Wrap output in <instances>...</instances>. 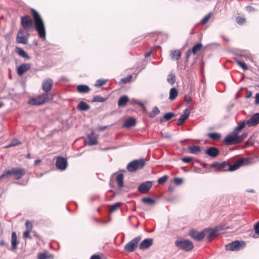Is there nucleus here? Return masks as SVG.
Returning <instances> with one entry per match:
<instances>
[{"instance_id": "1", "label": "nucleus", "mask_w": 259, "mask_h": 259, "mask_svg": "<svg viewBox=\"0 0 259 259\" xmlns=\"http://www.w3.org/2000/svg\"><path fill=\"white\" fill-rule=\"evenodd\" d=\"M34 20L35 28L40 38L46 39V32L45 24L38 13L34 9L30 10Z\"/></svg>"}, {"instance_id": "2", "label": "nucleus", "mask_w": 259, "mask_h": 259, "mask_svg": "<svg viewBox=\"0 0 259 259\" xmlns=\"http://www.w3.org/2000/svg\"><path fill=\"white\" fill-rule=\"evenodd\" d=\"M53 94H42L36 98L30 99L28 104L32 106H39L53 99Z\"/></svg>"}, {"instance_id": "3", "label": "nucleus", "mask_w": 259, "mask_h": 259, "mask_svg": "<svg viewBox=\"0 0 259 259\" xmlns=\"http://www.w3.org/2000/svg\"><path fill=\"white\" fill-rule=\"evenodd\" d=\"M26 169L22 167H13L11 169L4 171L2 177L8 178L10 175L14 176L16 180H20L26 174Z\"/></svg>"}, {"instance_id": "4", "label": "nucleus", "mask_w": 259, "mask_h": 259, "mask_svg": "<svg viewBox=\"0 0 259 259\" xmlns=\"http://www.w3.org/2000/svg\"><path fill=\"white\" fill-rule=\"evenodd\" d=\"M146 164L145 159H135L130 162L126 166V169L129 172H135L138 169L142 168Z\"/></svg>"}, {"instance_id": "5", "label": "nucleus", "mask_w": 259, "mask_h": 259, "mask_svg": "<svg viewBox=\"0 0 259 259\" xmlns=\"http://www.w3.org/2000/svg\"><path fill=\"white\" fill-rule=\"evenodd\" d=\"M141 239V237L140 236L133 239L124 246V250L127 252H133L137 248L138 243Z\"/></svg>"}, {"instance_id": "6", "label": "nucleus", "mask_w": 259, "mask_h": 259, "mask_svg": "<svg viewBox=\"0 0 259 259\" xmlns=\"http://www.w3.org/2000/svg\"><path fill=\"white\" fill-rule=\"evenodd\" d=\"M175 244L181 249L187 251L191 250L194 247L192 242L189 240H177L175 242Z\"/></svg>"}, {"instance_id": "7", "label": "nucleus", "mask_w": 259, "mask_h": 259, "mask_svg": "<svg viewBox=\"0 0 259 259\" xmlns=\"http://www.w3.org/2000/svg\"><path fill=\"white\" fill-rule=\"evenodd\" d=\"M245 243L243 241L236 240L226 245L227 250L238 251L244 247Z\"/></svg>"}, {"instance_id": "8", "label": "nucleus", "mask_w": 259, "mask_h": 259, "mask_svg": "<svg viewBox=\"0 0 259 259\" xmlns=\"http://www.w3.org/2000/svg\"><path fill=\"white\" fill-rule=\"evenodd\" d=\"M224 142L227 145L238 144V134L234 131L229 134L225 138Z\"/></svg>"}, {"instance_id": "9", "label": "nucleus", "mask_w": 259, "mask_h": 259, "mask_svg": "<svg viewBox=\"0 0 259 259\" xmlns=\"http://www.w3.org/2000/svg\"><path fill=\"white\" fill-rule=\"evenodd\" d=\"M206 229H204L201 232H198L195 230H191L190 231L189 235L197 241H201L206 235Z\"/></svg>"}, {"instance_id": "10", "label": "nucleus", "mask_w": 259, "mask_h": 259, "mask_svg": "<svg viewBox=\"0 0 259 259\" xmlns=\"http://www.w3.org/2000/svg\"><path fill=\"white\" fill-rule=\"evenodd\" d=\"M21 24L24 29L29 30L32 27L33 21L29 16L26 15L21 17Z\"/></svg>"}, {"instance_id": "11", "label": "nucleus", "mask_w": 259, "mask_h": 259, "mask_svg": "<svg viewBox=\"0 0 259 259\" xmlns=\"http://www.w3.org/2000/svg\"><path fill=\"white\" fill-rule=\"evenodd\" d=\"M53 85V80L51 78L44 79L42 82V89L44 94H51L49 92L52 90Z\"/></svg>"}, {"instance_id": "12", "label": "nucleus", "mask_w": 259, "mask_h": 259, "mask_svg": "<svg viewBox=\"0 0 259 259\" xmlns=\"http://www.w3.org/2000/svg\"><path fill=\"white\" fill-rule=\"evenodd\" d=\"M153 183L152 181H145L142 183L138 187V190L143 194L147 193L152 187Z\"/></svg>"}, {"instance_id": "13", "label": "nucleus", "mask_w": 259, "mask_h": 259, "mask_svg": "<svg viewBox=\"0 0 259 259\" xmlns=\"http://www.w3.org/2000/svg\"><path fill=\"white\" fill-rule=\"evenodd\" d=\"M248 160L246 158H240L238 159L235 162L231 165L229 166V170L233 171L238 169L244 163H248Z\"/></svg>"}, {"instance_id": "14", "label": "nucleus", "mask_w": 259, "mask_h": 259, "mask_svg": "<svg viewBox=\"0 0 259 259\" xmlns=\"http://www.w3.org/2000/svg\"><path fill=\"white\" fill-rule=\"evenodd\" d=\"M24 30L21 28L18 31L16 40L19 44H27L28 42V37L24 35Z\"/></svg>"}, {"instance_id": "15", "label": "nucleus", "mask_w": 259, "mask_h": 259, "mask_svg": "<svg viewBox=\"0 0 259 259\" xmlns=\"http://www.w3.org/2000/svg\"><path fill=\"white\" fill-rule=\"evenodd\" d=\"M249 127L254 126L259 123V113L254 114L248 120H245Z\"/></svg>"}, {"instance_id": "16", "label": "nucleus", "mask_w": 259, "mask_h": 259, "mask_svg": "<svg viewBox=\"0 0 259 259\" xmlns=\"http://www.w3.org/2000/svg\"><path fill=\"white\" fill-rule=\"evenodd\" d=\"M67 165V161L66 159L62 157H58L56 162V167L62 170H64Z\"/></svg>"}, {"instance_id": "17", "label": "nucleus", "mask_w": 259, "mask_h": 259, "mask_svg": "<svg viewBox=\"0 0 259 259\" xmlns=\"http://www.w3.org/2000/svg\"><path fill=\"white\" fill-rule=\"evenodd\" d=\"M153 240L152 238H146L143 240L139 245L140 250H145L150 247L153 244Z\"/></svg>"}, {"instance_id": "18", "label": "nucleus", "mask_w": 259, "mask_h": 259, "mask_svg": "<svg viewBox=\"0 0 259 259\" xmlns=\"http://www.w3.org/2000/svg\"><path fill=\"white\" fill-rule=\"evenodd\" d=\"M219 153V150L214 147H209L205 150V153L212 158L217 157Z\"/></svg>"}, {"instance_id": "19", "label": "nucleus", "mask_w": 259, "mask_h": 259, "mask_svg": "<svg viewBox=\"0 0 259 259\" xmlns=\"http://www.w3.org/2000/svg\"><path fill=\"white\" fill-rule=\"evenodd\" d=\"M31 68L29 63H24L20 65L17 68V73L19 76L22 75L25 72L28 71Z\"/></svg>"}, {"instance_id": "20", "label": "nucleus", "mask_w": 259, "mask_h": 259, "mask_svg": "<svg viewBox=\"0 0 259 259\" xmlns=\"http://www.w3.org/2000/svg\"><path fill=\"white\" fill-rule=\"evenodd\" d=\"M190 114V111L188 109H186L184 111V113L183 115H182L179 118L178 122H177V125H182L184 121L188 118Z\"/></svg>"}, {"instance_id": "21", "label": "nucleus", "mask_w": 259, "mask_h": 259, "mask_svg": "<svg viewBox=\"0 0 259 259\" xmlns=\"http://www.w3.org/2000/svg\"><path fill=\"white\" fill-rule=\"evenodd\" d=\"M136 123V119L133 117H130L124 121L123 125L126 128H130L134 126Z\"/></svg>"}, {"instance_id": "22", "label": "nucleus", "mask_w": 259, "mask_h": 259, "mask_svg": "<svg viewBox=\"0 0 259 259\" xmlns=\"http://www.w3.org/2000/svg\"><path fill=\"white\" fill-rule=\"evenodd\" d=\"M38 259H54V256L53 254L49 253L47 251L39 252L37 254Z\"/></svg>"}, {"instance_id": "23", "label": "nucleus", "mask_w": 259, "mask_h": 259, "mask_svg": "<svg viewBox=\"0 0 259 259\" xmlns=\"http://www.w3.org/2000/svg\"><path fill=\"white\" fill-rule=\"evenodd\" d=\"M88 144L89 145L93 146V145H95L97 144V139L93 132H92L91 134L88 135Z\"/></svg>"}, {"instance_id": "24", "label": "nucleus", "mask_w": 259, "mask_h": 259, "mask_svg": "<svg viewBox=\"0 0 259 259\" xmlns=\"http://www.w3.org/2000/svg\"><path fill=\"white\" fill-rule=\"evenodd\" d=\"M11 244L12 250L15 249L17 245L18 244V241L17 240V234L16 232H12L11 236Z\"/></svg>"}, {"instance_id": "25", "label": "nucleus", "mask_w": 259, "mask_h": 259, "mask_svg": "<svg viewBox=\"0 0 259 259\" xmlns=\"http://www.w3.org/2000/svg\"><path fill=\"white\" fill-rule=\"evenodd\" d=\"M16 52L17 54L20 56L25 58L26 59H30V57L27 54V53L21 48L16 47Z\"/></svg>"}, {"instance_id": "26", "label": "nucleus", "mask_w": 259, "mask_h": 259, "mask_svg": "<svg viewBox=\"0 0 259 259\" xmlns=\"http://www.w3.org/2000/svg\"><path fill=\"white\" fill-rule=\"evenodd\" d=\"M206 233H207V240L208 241H211L212 237L215 236V234L217 231L220 230L219 228H216L215 229H206Z\"/></svg>"}, {"instance_id": "27", "label": "nucleus", "mask_w": 259, "mask_h": 259, "mask_svg": "<svg viewBox=\"0 0 259 259\" xmlns=\"http://www.w3.org/2000/svg\"><path fill=\"white\" fill-rule=\"evenodd\" d=\"M170 57L172 59H176L178 60L181 57L182 52L181 51L177 50H171L170 51Z\"/></svg>"}, {"instance_id": "28", "label": "nucleus", "mask_w": 259, "mask_h": 259, "mask_svg": "<svg viewBox=\"0 0 259 259\" xmlns=\"http://www.w3.org/2000/svg\"><path fill=\"white\" fill-rule=\"evenodd\" d=\"M128 101V98L127 96L124 95L120 97L118 101V105L119 107H124Z\"/></svg>"}, {"instance_id": "29", "label": "nucleus", "mask_w": 259, "mask_h": 259, "mask_svg": "<svg viewBox=\"0 0 259 259\" xmlns=\"http://www.w3.org/2000/svg\"><path fill=\"white\" fill-rule=\"evenodd\" d=\"M77 90L80 93H87L90 91L88 85L84 84H80L77 87Z\"/></svg>"}, {"instance_id": "30", "label": "nucleus", "mask_w": 259, "mask_h": 259, "mask_svg": "<svg viewBox=\"0 0 259 259\" xmlns=\"http://www.w3.org/2000/svg\"><path fill=\"white\" fill-rule=\"evenodd\" d=\"M178 95V91L175 87L170 90L169 99L171 101L175 100Z\"/></svg>"}, {"instance_id": "31", "label": "nucleus", "mask_w": 259, "mask_h": 259, "mask_svg": "<svg viewBox=\"0 0 259 259\" xmlns=\"http://www.w3.org/2000/svg\"><path fill=\"white\" fill-rule=\"evenodd\" d=\"M77 108L80 111H85L90 109V106L84 102H80L77 105Z\"/></svg>"}, {"instance_id": "32", "label": "nucleus", "mask_w": 259, "mask_h": 259, "mask_svg": "<svg viewBox=\"0 0 259 259\" xmlns=\"http://www.w3.org/2000/svg\"><path fill=\"white\" fill-rule=\"evenodd\" d=\"M188 149L191 153L197 154L201 151L200 147L199 146H190L189 147Z\"/></svg>"}, {"instance_id": "33", "label": "nucleus", "mask_w": 259, "mask_h": 259, "mask_svg": "<svg viewBox=\"0 0 259 259\" xmlns=\"http://www.w3.org/2000/svg\"><path fill=\"white\" fill-rule=\"evenodd\" d=\"M116 180L117 185L119 188H122L123 187V175L122 174H118L116 178Z\"/></svg>"}, {"instance_id": "34", "label": "nucleus", "mask_w": 259, "mask_h": 259, "mask_svg": "<svg viewBox=\"0 0 259 259\" xmlns=\"http://www.w3.org/2000/svg\"><path fill=\"white\" fill-rule=\"evenodd\" d=\"M175 116L176 115L175 113L172 112H168L163 115L162 118H160V121L161 122H163V118L166 121H168Z\"/></svg>"}, {"instance_id": "35", "label": "nucleus", "mask_w": 259, "mask_h": 259, "mask_svg": "<svg viewBox=\"0 0 259 259\" xmlns=\"http://www.w3.org/2000/svg\"><path fill=\"white\" fill-rule=\"evenodd\" d=\"M245 125H247V123H246V120H244L240 123L238 124V125L235 127L233 131L238 134V132L240 131L245 126Z\"/></svg>"}, {"instance_id": "36", "label": "nucleus", "mask_w": 259, "mask_h": 259, "mask_svg": "<svg viewBox=\"0 0 259 259\" xmlns=\"http://www.w3.org/2000/svg\"><path fill=\"white\" fill-rule=\"evenodd\" d=\"M142 202L147 204L153 205L156 203L155 199H152L150 197H144L142 198Z\"/></svg>"}, {"instance_id": "37", "label": "nucleus", "mask_w": 259, "mask_h": 259, "mask_svg": "<svg viewBox=\"0 0 259 259\" xmlns=\"http://www.w3.org/2000/svg\"><path fill=\"white\" fill-rule=\"evenodd\" d=\"M160 113V110L157 106L153 107L152 111L149 113V116L151 118H153L157 115Z\"/></svg>"}, {"instance_id": "38", "label": "nucleus", "mask_w": 259, "mask_h": 259, "mask_svg": "<svg viewBox=\"0 0 259 259\" xmlns=\"http://www.w3.org/2000/svg\"><path fill=\"white\" fill-rule=\"evenodd\" d=\"M207 136L213 140H219L221 138V135L217 133H209Z\"/></svg>"}, {"instance_id": "39", "label": "nucleus", "mask_w": 259, "mask_h": 259, "mask_svg": "<svg viewBox=\"0 0 259 259\" xmlns=\"http://www.w3.org/2000/svg\"><path fill=\"white\" fill-rule=\"evenodd\" d=\"M106 100H107V98L102 97L100 96H95L93 98V102L103 103V102H104L105 101H106Z\"/></svg>"}, {"instance_id": "40", "label": "nucleus", "mask_w": 259, "mask_h": 259, "mask_svg": "<svg viewBox=\"0 0 259 259\" xmlns=\"http://www.w3.org/2000/svg\"><path fill=\"white\" fill-rule=\"evenodd\" d=\"M212 15V13H209L207 15H206L200 21V23L202 25L205 24L210 19V17Z\"/></svg>"}, {"instance_id": "41", "label": "nucleus", "mask_w": 259, "mask_h": 259, "mask_svg": "<svg viewBox=\"0 0 259 259\" xmlns=\"http://www.w3.org/2000/svg\"><path fill=\"white\" fill-rule=\"evenodd\" d=\"M121 203H120V202H117V203H114L113 204L111 205L110 208V211L113 212L115 210H116L119 207V206L121 205Z\"/></svg>"}, {"instance_id": "42", "label": "nucleus", "mask_w": 259, "mask_h": 259, "mask_svg": "<svg viewBox=\"0 0 259 259\" xmlns=\"http://www.w3.org/2000/svg\"><path fill=\"white\" fill-rule=\"evenodd\" d=\"M236 62L237 64L240 66L244 70H246L248 69V67L246 64L239 60L237 59Z\"/></svg>"}, {"instance_id": "43", "label": "nucleus", "mask_w": 259, "mask_h": 259, "mask_svg": "<svg viewBox=\"0 0 259 259\" xmlns=\"http://www.w3.org/2000/svg\"><path fill=\"white\" fill-rule=\"evenodd\" d=\"M202 46V45L201 43H199V44H197L196 45L194 46L192 48V50H191L192 52L194 54H195L198 50H200Z\"/></svg>"}, {"instance_id": "44", "label": "nucleus", "mask_w": 259, "mask_h": 259, "mask_svg": "<svg viewBox=\"0 0 259 259\" xmlns=\"http://www.w3.org/2000/svg\"><path fill=\"white\" fill-rule=\"evenodd\" d=\"M106 80L104 79H98L96 81V82L95 83V86L97 87H100L104 84H105L106 82Z\"/></svg>"}, {"instance_id": "45", "label": "nucleus", "mask_w": 259, "mask_h": 259, "mask_svg": "<svg viewBox=\"0 0 259 259\" xmlns=\"http://www.w3.org/2000/svg\"><path fill=\"white\" fill-rule=\"evenodd\" d=\"M167 82L171 84H173L176 81L175 76L173 74L169 75L167 79Z\"/></svg>"}, {"instance_id": "46", "label": "nucleus", "mask_w": 259, "mask_h": 259, "mask_svg": "<svg viewBox=\"0 0 259 259\" xmlns=\"http://www.w3.org/2000/svg\"><path fill=\"white\" fill-rule=\"evenodd\" d=\"M168 177L166 175H164L163 177L158 179L157 182L159 184H164L167 180Z\"/></svg>"}, {"instance_id": "47", "label": "nucleus", "mask_w": 259, "mask_h": 259, "mask_svg": "<svg viewBox=\"0 0 259 259\" xmlns=\"http://www.w3.org/2000/svg\"><path fill=\"white\" fill-rule=\"evenodd\" d=\"M21 142L19 141L17 139H14L12 140L10 143V146H15L21 144Z\"/></svg>"}, {"instance_id": "48", "label": "nucleus", "mask_w": 259, "mask_h": 259, "mask_svg": "<svg viewBox=\"0 0 259 259\" xmlns=\"http://www.w3.org/2000/svg\"><path fill=\"white\" fill-rule=\"evenodd\" d=\"M247 136V133H243L240 136H239L238 135V144L241 143Z\"/></svg>"}, {"instance_id": "49", "label": "nucleus", "mask_w": 259, "mask_h": 259, "mask_svg": "<svg viewBox=\"0 0 259 259\" xmlns=\"http://www.w3.org/2000/svg\"><path fill=\"white\" fill-rule=\"evenodd\" d=\"M236 20L238 24H243L245 21V19L244 17H237Z\"/></svg>"}, {"instance_id": "50", "label": "nucleus", "mask_w": 259, "mask_h": 259, "mask_svg": "<svg viewBox=\"0 0 259 259\" xmlns=\"http://www.w3.org/2000/svg\"><path fill=\"white\" fill-rule=\"evenodd\" d=\"M183 179L182 178H175L174 179V183L177 185H180L181 184H182L183 183Z\"/></svg>"}, {"instance_id": "51", "label": "nucleus", "mask_w": 259, "mask_h": 259, "mask_svg": "<svg viewBox=\"0 0 259 259\" xmlns=\"http://www.w3.org/2000/svg\"><path fill=\"white\" fill-rule=\"evenodd\" d=\"M132 78V76L129 75L125 78H123L121 79V82H122L123 83H126L128 82L131 80Z\"/></svg>"}, {"instance_id": "52", "label": "nucleus", "mask_w": 259, "mask_h": 259, "mask_svg": "<svg viewBox=\"0 0 259 259\" xmlns=\"http://www.w3.org/2000/svg\"><path fill=\"white\" fill-rule=\"evenodd\" d=\"M26 230L31 231L32 228V224L29 221H26L25 223Z\"/></svg>"}, {"instance_id": "53", "label": "nucleus", "mask_w": 259, "mask_h": 259, "mask_svg": "<svg viewBox=\"0 0 259 259\" xmlns=\"http://www.w3.org/2000/svg\"><path fill=\"white\" fill-rule=\"evenodd\" d=\"M245 9L248 12H253L255 11V9L250 6H246Z\"/></svg>"}, {"instance_id": "54", "label": "nucleus", "mask_w": 259, "mask_h": 259, "mask_svg": "<svg viewBox=\"0 0 259 259\" xmlns=\"http://www.w3.org/2000/svg\"><path fill=\"white\" fill-rule=\"evenodd\" d=\"M182 160L185 163H189L192 160V158L190 157H186L183 158Z\"/></svg>"}, {"instance_id": "55", "label": "nucleus", "mask_w": 259, "mask_h": 259, "mask_svg": "<svg viewBox=\"0 0 259 259\" xmlns=\"http://www.w3.org/2000/svg\"><path fill=\"white\" fill-rule=\"evenodd\" d=\"M161 136L165 139H170L171 138V135L168 133H161Z\"/></svg>"}, {"instance_id": "56", "label": "nucleus", "mask_w": 259, "mask_h": 259, "mask_svg": "<svg viewBox=\"0 0 259 259\" xmlns=\"http://www.w3.org/2000/svg\"><path fill=\"white\" fill-rule=\"evenodd\" d=\"M254 229L255 230V233L259 235V222L254 224Z\"/></svg>"}, {"instance_id": "57", "label": "nucleus", "mask_w": 259, "mask_h": 259, "mask_svg": "<svg viewBox=\"0 0 259 259\" xmlns=\"http://www.w3.org/2000/svg\"><path fill=\"white\" fill-rule=\"evenodd\" d=\"M31 231L26 230L23 233V237L24 238H31V237L30 235V232Z\"/></svg>"}, {"instance_id": "58", "label": "nucleus", "mask_w": 259, "mask_h": 259, "mask_svg": "<svg viewBox=\"0 0 259 259\" xmlns=\"http://www.w3.org/2000/svg\"><path fill=\"white\" fill-rule=\"evenodd\" d=\"M253 144V142L252 141L251 138L245 142L246 146H250V145H252Z\"/></svg>"}, {"instance_id": "59", "label": "nucleus", "mask_w": 259, "mask_h": 259, "mask_svg": "<svg viewBox=\"0 0 259 259\" xmlns=\"http://www.w3.org/2000/svg\"><path fill=\"white\" fill-rule=\"evenodd\" d=\"M255 104L256 105L259 104V93H257L255 95Z\"/></svg>"}, {"instance_id": "60", "label": "nucleus", "mask_w": 259, "mask_h": 259, "mask_svg": "<svg viewBox=\"0 0 259 259\" xmlns=\"http://www.w3.org/2000/svg\"><path fill=\"white\" fill-rule=\"evenodd\" d=\"M191 101V98L189 96H186L185 97V101L187 103H189Z\"/></svg>"}, {"instance_id": "61", "label": "nucleus", "mask_w": 259, "mask_h": 259, "mask_svg": "<svg viewBox=\"0 0 259 259\" xmlns=\"http://www.w3.org/2000/svg\"><path fill=\"white\" fill-rule=\"evenodd\" d=\"M226 165H227V163L226 162L219 163V168H223L226 166Z\"/></svg>"}, {"instance_id": "62", "label": "nucleus", "mask_w": 259, "mask_h": 259, "mask_svg": "<svg viewBox=\"0 0 259 259\" xmlns=\"http://www.w3.org/2000/svg\"><path fill=\"white\" fill-rule=\"evenodd\" d=\"M90 259H101L99 255L94 254L93 255Z\"/></svg>"}, {"instance_id": "63", "label": "nucleus", "mask_w": 259, "mask_h": 259, "mask_svg": "<svg viewBox=\"0 0 259 259\" xmlns=\"http://www.w3.org/2000/svg\"><path fill=\"white\" fill-rule=\"evenodd\" d=\"M192 52L191 50H188L186 53V57H187V59H188L189 58V56L190 55V54Z\"/></svg>"}, {"instance_id": "64", "label": "nucleus", "mask_w": 259, "mask_h": 259, "mask_svg": "<svg viewBox=\"0 0 259 259\" xmlns=\"http://www.w3.org/2000/svg\"><path fill=\"white\" fill-rule=\"evenodd\" d=\"M211 167H219V162H214V163H213L211 164Z\"/></svg>"}]
</instances>
